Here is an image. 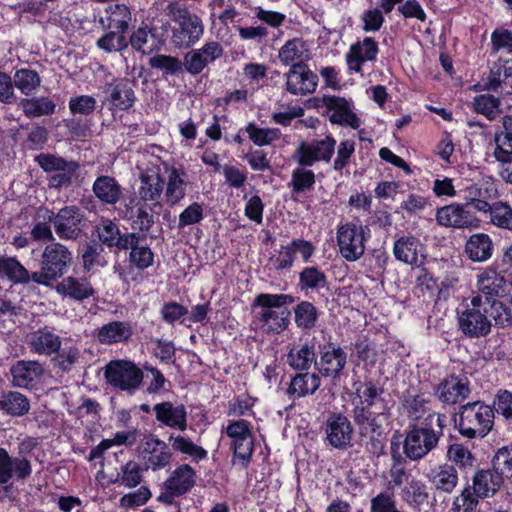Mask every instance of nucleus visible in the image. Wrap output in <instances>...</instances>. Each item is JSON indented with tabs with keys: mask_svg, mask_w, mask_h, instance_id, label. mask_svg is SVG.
Wrapping results in <instances>:
<instances>
[{
	"mask_svg": "<svg viewBox=\"0 0 512 512\" xmlns=\"http://www.w3.org/2000/svg\"><path fill=\"white\" fill-rule=\"evenodd\" d=\"M351 396V417L353 422H366L374 419L388 421L391 417V405L385 395L384 385L379 380L365 378L353 383Z\"/></svg>",
	"mask_w": 512,
	"mask_h": 512,
	"instance_id": "nucleus-1",
	"label": "nucleus"
},
{
	"mask_svg": "<svg viewBox=\"0 0 512 512\" xmlns=\"http://www.w3.org/2000/svg\"><path fill=\"white\" fill-rule=\"evenodd\" d=\"M495 413L491 405L477 400L458 407L453 414L454 427L467 439L484 438L494 425Z\"/></svg>",
	"mask_w": 512,
	"mask_h": 512,
	"instance_id": "nucleus-2",
	"label": "nucleus"
},
{
	"mask_svg": "<svg viewBox=\"0 0 512 512\" xmlns=\"http://www.w3.org/2000/svg\"><path fill=\"white\" fill-rule=\"evenodd\" d=\"M72 261V252L65 245L52 242L46 245L41 254L40 270L32 273L27 270L28 279L23 285L32 281L44 287H52L53 283L67 274Z\"/></svg>",
	"mask_w": 512,
	"mask_h": 512,
	"instance_id": "nucleus-3",
	"label": "nucleus"
},
{
	"mask_svg": "<svg viewBox=\"0 0 512 512\" xmlns=\"http://www.w3.org/2000/svg\"><path fill=\"white\" fill-rule=\"evenodd\" d=\"M34 162L46 173L47 186L51 190L61 192L80 182L81 165L74 159L40 153L34 157Z\"/></svg>",
	"mask_w": 512,
	"mask_h": 512,
	"instance_id": "nucleus-4",
	"label": "nucleus"
},
{
	"mask_svg": "<svg viewBox=\"0 0 512 512\" xmlns=\"http://www.w3.org/2000/svg\"><path fill=\"white\" fill-rule=\"evenodd\" d=\"M435 414H428L420 423H410L403 441V452L412 461L427 456L439 444L441 432L433 428Z\"/></svg>",
	"mask_w": 512,
	"mask_h": 512,
	"instance_id": "nucleus-5",
	"label": "nucleus"
},
{
	"mask_svg": "<svg viewBox=\"0 0 512 512\" xmlns=\"http://www.w3.org/2000/svg\"><path fill=\"white\" fill-rule=\"evenodd\" d=\"M370 238V229L356 218L337 226L336 240L340 255L348 262L359 260L365 252V243Z\"/></svg>",
	"mask_w": 512,
	"mask_h": 512,
	"instance_id": "nucleus-6",
	"label": "nucleus"
},
{
	"mask_svg": "<svg viewBox=\"0 0 512 512\" xmlns=\"http://www.w3.org/2000/svg\"><path fill=\"white\" fill-rule=\"evenodd\" d=\"M104 377L113 388L130 395L135 394L144 379L142 369L133 361L125 359L108 362L104 368Z\"/></svg>",
	"mask_w": 512,
	"mask_h": 512,
	"instance_id": "nucleus-7",
	"label": "nucleus"
},
{
	"mask_svg": "<svg viewBox=\"0 0 512 512\" xmlns=\"http://www.w3.org/2000/svg\"><path fill=\"white\" fill-rule=\"evenodd\" d=\"M252 307L260 308L255 312L252 323L267 335L280 334L290 323L291 312L289 309H280L275 305H270L263 294L255 297Z\"/></svg>",
	"mask_w": 512,
	"mask_h": 512,
	"instance_id": "nucleus-8",
	"label": "nucleus"
},
{
	"mask_svg": "<svg viewBox=\"0 0 512 512\" xmlns=\"http://www.w3.org/2000/svg\"><path fill=\"white\" fill-rule=\"evenodd\" d=\"M316 252L315 245L303 238H294L288 244L281 245L277 253L272 254L267 261L268 270L275 273L289 271L299 253L304 263H309Z\"/></svg>",
	"mask_w": 512,
	"mask_h": 512,
	"instance_id": "nucleus-9",
	"label": "nucleus"
},
{
	"mask_svg": "<svg viewBox=\"0 0 512 512\" xmlns=\"http://www.w3.org/2000/svg\"><path fill=\"white\" fill-rule=\"evenodd\" d=\"M476 286L483 293L485 301L497 300L509 295L512 288V276L492 262L477 274Z\"/></svg>",
	"mask_w": 512,
	"mask_h": 512,
	"instance_id": "nucleus-10",
	"label": "nucleus"
},
{
	"mask_svg": "<svg viewBox=\"0 0 512 512\" xmlns=\"http://www.w3.org/2000/svg\"><path fill=\"white\" fill-rule=\"evenodd\" d=\"M336 144L332 134L326 135L323 139L301 141L293 158L299 166L304 167H312L317 162L329 163L335 153Z\"/></svg>",
	"mask_w": 512,
	"mask_h": 512,
	"instance_id": "nucleus-11",
	"label": "nucleus"
},
{
	"mask_svg": "<svg viewBox=\"0 0 512 512\" xmlns=\"http://www.w3.org/2000/svg\"><path fill=\"white\" fill-rule=\"evenodd\" d=\"M384 419L354 422L358 429L360 444L370 458H380L387 454L389 431L383 426Z\"/></svg>",
	"mask_w": 512,
	"mask_h": 512,
	"instance_id": "nucleus-12",
	"label": "nucleus"
},
{
	"mask_svg": "<svg viewBox=\"0 0 512 512\" xmlns=\"http://www.w3.org/2000/svg\"><path fill=\"white\" fill-rule=\"evenodd\" d=\"M173 20L176 25L172 29L171 40L175 47L189 48L203 35L204 26L202 20L188 10H178Z\"/></svg>",
	"mask_w": 512,
	"mask_h": 512,
	"instance_id": "nucleus-13",
	"label": "nucleus"
},
{
	"mask_svg": "<svg viewBox=\"0 0 512 512\" xmlns=\"http://www.w3.org/2000/svg\"><path fill=\"white\" fill-rule=\"evenodd\" d=\"M49 221L53 223L57 236L63 240H77L86 226L84 213L75 205L65 206L56 214L52 212Z\"/></svg>",
	"mask_w": 512,
	"mask_h": 512,
	"instance_id": "nucleus-14",
	"label": "nucleus"
},
{
	"mask_svg": "<svg viewBox=\"0 0 512 512\" xmlns=\"http://www.w3.org/2000/svg\"><path fill=\"white\" fill-rule=\"evenodd\" d=\"M324 443L334 449L345 451L352 447L354 426L342 412L329 413L324 423Z\"/></svg>",
	"mask_w": 512,
	"mask_h": 512,
	"instance_id": "nucleus-15",
	"label": "nucleus"
},
{
	"mask_svg": "<svg viewBox=\"0 0 512 512\" xmlns=\"http://www.w3.org/2000/svg\"><path fill=\"white\" fill-rule=\"evenodd\" d=\"M137 450L144 460L146 470L159 471L170 466L172 462L173 455L169 445L152 433L144 435Z\"/></svg>",
	"mask_w": 512,
	"mask_h": 512,
	"instance_id": "nucleus-16",
	"label": "nucleus"
},
{
	"mask_svg": "<svg viewBox=\"0 0 512 512\" xmlns=\"http://www.w3.org/2000/svg\"><path fill=\"white\" fill-rule=\"evenodd\" d=\"M435 219L439 226L453 229H476L481 220L469 208L468 203H451L437 208Z\"/></svg>",
	"mask_w": 512,
	"mask_h": 512,
	"instance_id": "nucleus-17",
	"label": "nucleus"
},
{
	"mask_svg": "<svg viewBox=\"0 0 512 512\" xmlns=\"http://www.w3.org/2000/svg\"><path fill=\"white\" fill-rule=\"evenodd\" d=\"M94 233L98 238V242L103 244L110 250L127 251L136 240V232H122L119 224L112 219L101 217L99 222L94 226Z\"/></svg>",
	"mask_w": 512,
	"mask_h": 512,
	"instance_id": "nucleus-18",
	"label": "nucleus"
},
{
	"mask_svg": "<svg viewBox=\"0 0 512 512\" xmlns=\"http://www.w3.org/2000/svg\"><path fill=\"white\" fill-rule=\"evenodd\" d=\"M470 393V381L465 375H447L434 387V396L443 407L460 404Z\"/></svg>",
	"mask_w": 512,
	"mask_h": 512,
	"instance_id": "nucleus-19",
	"label": "nucleus"
},
{
	"mask_svg": "<svg viewBox=\"0 0 512 512\" xmlns=\"http://www.w3.org/2000/svg\"><path fill=\"white\" fill-rule=\"evenodd\" d=\"M318 352L320 359L316 361V366L319 373L332 379L340 378L347 365L346 351L330 337L326 343L318 345Z\"/></svg>",
	"mask_w": 512,
	"mask_h": 512,
	"instance_id": "nucleus-20",
	"label": "nucleus"
},
{
	"mask_svg": "<svg viewBox=\"0 0 512 512\" xmlns=\"http://www.w3.org/2000/svg\"><path fill=\"white\" fill-rule=\"evenodd\" d=\"M284 77L286 79V91L296 96H306L314 93L319 81L318 75L304 61L292 65L284 74Z\"/></svg>",
	"mask_w": 512,
	"mask_h": 512,
	"instance_id": "nucleus-21",
	"label": "nucleus"
},
{
	"mask_svg": "<svg viewBox=\"0 0 512 512\" xmlns=\"http://www.w3.org/2000/svg\"><path fill=\"white\" fill-rule=\"evenodd\" d=\"M322 104L327 109V116L332 124L359 129L361 119L353 111V101L340 96L324 95Z\"/></svg>",
	"mask_w": 512,
	"mask_h": 512,
	"instance_id": "nucleus-22",
	"label": "nucleus"
},
{
	"mask_svg": "<svg viewBox=\"0 0 512 512\" xmlns=\"http://www.w3.org/2000/svg\"><path fill=\"white\" fill-rule=\"evenodd\" d=\"M392 252L397 261L412 267L422 266L426 261V245L410 233L395 239Z\"/></svg>",
	"mask_w": 512,
	"mask_h": 512,
	"instance_id": "nucleus-23",
	"label": "nucleus"
},
{
	"mask_svg": "<svg viewBox=\"0 0 512 512\" xmlns=\"http://www.w3.org/2000/svg\"><path fill=\"white\" fill-rule=\"evenodd\" d=\"M157 206L161 207L160 202L149 204L131 196L124 203V218L131 221L134 229L147 233L155 223L153 209Z\"/></svg>",
	"mask_w": 512,
	"mask_h": 512,
	"instance_id": "nucleus-24",
	"label": "nucleus"
},
{
	"mask_svg": "<svg viewBox=\"0 0 512 512\" xmlns=\"http://www.w3.org/2000/svg\"><path fill=\"white\" fill-rule=\"evenodd\" d=\"M316 343L315 336L300 338L299 343L294 344L286 355L287 365L297 372L308 371L313 363L316 364Z\"/></svg>",
	"mask_w": 512,
	"mask_h": 512,
	"instance_id": "nucleus-25",
	"label": "nucleus"
},
{
	"mask_svg": "<svg viewBox=\"0 0 512 512\" xmlns=\"http://www.w3.org/2000/svg\"><path fill=\"white\" fill-rule=\"evenodd\" d=\"M152 411L159 427H169L180 432H184L188 427V413L183 404L175 405L170 401H163L156 403Z\"/></svg>",
	"mask_w": 512,
	"mask_h": 512,
	"instance_id": "nucleus-26",
	"label": "nucleus"
},
{
	"mask_svg": "<svg viewBox=\"0 0 512 512\" xmlns=\"http://www.w3.org/2000/svg\"><path fill=\"white\" fill-rule=\"evenodd\" d=\"M488 309L484 311L465 309L459 315L458 325L460 331L470 339L487 336L491 332L492 323L487 316Z\"/></svg>",
	"mask_w": 512,
	"mask_h": 512,
	"instance_id": "nucleus-27",
	"label": "nucleus"
},
{
	"mask_svg": "<svg viewBox=\"0 0 512 512\" xmlns=\"http://www.w3.org/2000/svg\"><path fill=\"white\" fill-rule=\"evenodd\" d=\"M379 46L372 37H365L363 40L351 44L345 55L349 71L361 73L365 62H373L377 59Z\"/></svg>",
	"mask_w": 512,
	"mask_h": 512,
	"instance_id": "nucleus-28",
	"label": "nucleus"
},
{
	"mask_svg": "<svg viewBox=\"0 0 512 512\" xmlns=\"http://www.w3.org/2000/svg\"><path fill=\"white\" fill-rule=\"evenodd\" d=\"M105 93L108 94L106 100L111 111H127L133 107L137 99L132 82L126 78L107 84Z\"/></svg>",
	"mask_w": 512,
	"mask_h": 512,
	"instance_id": "nucleus-29",
	"label": "nucleus"
},
{
	"mask_svg": "<svg viewBox=\"0 0 512 512\" xmlns=\"http://www.w3.org/2000/svg\"><path fill=\"white\" fill-rule=\"evenodd\" d=\"M55 290L63 298H68L79 303L84 302L85 300L94 296L96 292L91 284V281L85 276L63 277L62 280L55 286Z\"/></svg>",
	"mask_w": 512,
	"mask_h": 512,
	"instance_id": "nucleus-30",
	"label": "nucleus"
},
{
	"mask_svg": "<svg viewBox=\"0 0 512 512\" xmlns=\"http://www.w3.org/2000/svg\"><path fill=\"white\" fill-rule=\"evenodd\" d=\"M31 473L32 465L26 457H11L5 448H0V484L8 483L13 475L25 480Z\"/></svg>",
	"mask_w": 512,
	"mask_h": 512,
	"instance_id": "nucleus-31",
	"label": "nucleus"
},
{
	"mask_svg": "<svg viewBox=\"0 0 512 512\" xmlns=\"http://www.w3.org/2000/svg\"><path fill=\"white\" fill-rule=\"evenodd\" d=\"M140 185L134 196L145 202H159L165 181L159 169H146L139 175Z\"/></svg>",
	"mask_w": 512,
	"mask_h": 512,
	"instance_id": "nucleus-32",
	"label": "nucleus"
},
{
	"mask_svg": "<svg viewBox=\"0 0 512 512\" xmlns=\"http://www.w3.org/2000/svg\"><path fill=\"white\" fill-rule=\"evenodd\" d=\"M494 253V242L491 236L484 232L470 235L464 244V254L474 263H484L490 260Z\"/></svg>",
	"mask_w": 512,
	"mask_h": 512,
	"instance_id": "nucleus-33",
	"label": "nucleus"
},
{
	"mask_svg": "<svg viewBox=\"0 0 512 512\" xmlns=\"http://www.w3.org/2000/svg\"><path fill=\"white\" fill-rule=\"evenodd\" d=\"M321 385L320 377L315 373L308 371L298 372L291 376L285 395L288 399L295 401L297 399L314 394Z\"/></svg>",
	"mask_w": 512,
	"mask_h": 512,
	"instance_id": "nucleus-34",
	"label": "nucleus"
},
{
	"mask_svg": "<svg viewBox=\"0 0 512 512\" xmlns=\"http://www.w3.org/2000/svg\"><path fill=\"white\" fill-rule=\"evenodd\" d=\"M167 182L164 191L165 202L169 207H175L186 196L188 175L183 168L172 166L167 169Z\"/></svg>",
	"mask_w": 512,
	"mask_h": 512,
	"instance_id": "nucleus-35",
	"label": "nucleus"
},
{
	"mask_svg": "<svg viewBox=\"0 0 512 512\" xmlns=\"http://www.w3.org/2000/svg\"><path fill=\"white\" fill-rule=\"evenodd\" d=\"M488 88L503 96L512 95V60L499 59L488 75Z\"/></svg>",
	"mask_w": 512,
	"mask_h": 512,
	"instance_id": "nucleus-36",
	"label": "nucleus"
},
{
	"mask_svg": "<svg viewBox=\"0 0 512 512\" xmlns=\"http://www.w3.org/2000/svg\"><path fill=\"white\" fill-rule=\"evenodd\" d=\"M10 374L14 386L28 388L43 376L44 368L35 360H18L10 367Z\"/></svg>",
	"mask_w": 512,
	"mask_h": 512,
	"instance_id": "nucleus-37",
	"label": "nucleus"
},
{
	"mask_svg": "<svg viewBox=\"0 0 512 512\" xmlns=\"http://www.w3.org/2000/svg\"><path fill=\"white\" fill-rule=\"evenodd\" d=\"M402 499L414 511L428 512L425 507L434 505L435 498H430L427 485L421 480L412 479L402 489Z\"/></svg>",
	"mask_w": 512,
	"mask_h": 512,
	"instance_id": "nucleus-38",
	"label": "nucleus"
},
{
	"mask_svg": "<svg viewBox=\"0 0 512 512\" xmlns=\"http://www.w3.org/2000/svg\"><path fill=\"white\" fill-rule=\"evenodd\" d=\"M196 472L189 464H181L164 482L166 490L172 491L177 497L188 493L195 485Z\"/></svg>",
	"mask_w": 512,
	"mask_h": 512,
	"instance_id": "nucleus-39",
	"label": "nucleus"
},
{
	"mask_svg": "<svg viewBox=\"0 0 512 512\" xmlns=\"http://www.w3.org/2000/svg\"><path fill=\"white\" fill-rule=\"evenodd\" d=\"M106 18L100 17L99 24L102 28H108L126 33L132 20L130 8L123 3L109 5L105 9Z\"/></svg>",
	"mask_w": 512,
	"mask_h": 512,
	"instance_id": "nucleus-40",
	"label": "nucleus"
},
{
	"mask_svg": "<svg viewBox=\"0 0 512 512\" xmlns=\"http://www.w3.org/2000/svg\"><path fill=\"white\" fill-rule=\"evenodd\" d=\"M77 252L84 271L89 272L95 267L107 265L105 247L95 239L80 244Z\"/></svg>",
	"mask_w": 512,
	"mask_h": 512,
	"instance_id": "nucleus-41",
	"label": "nucleus"
},
{
	"mask_svg": "<svg viewBox=\"0 0 512 512\" xmlns=\"http://www.w3.org/2000/svg\"><path fill=\"white\" fill-rule=\"evenodd\" d=\"M92 191L95 197L104 204L115 205L122 198V187L112 176H98L93 185Z\"/></svg>",
	"mask_w": 512,
	"mask_h": 512,
	"instance_id": "nucleus-42",
	"label": "nucleus"
},
{
	"mask_svg": "<svg viewBox=\"0 0 512 512\" xmlns=\"http://www.w3.org/2000/svg\"><path fill=\"white\" fill-rule=\"evenodd\" d=\"M503 482L501 476L493 468L492 470H478L473 476L471 489L480 498H485L494 495Z\"/></svg>",
	"mask_w": 512,
	"mask_h": 512,
	"instance_id": "nucleus-43",
	"label": "nucleus"
},
{
	"mask_svg": "<svg viewBox=\"0 0 512 512\" xmlns=\"http://www.w3.org/2000/svg\"><path fill=\"white\" fill-rule=\"evenodd\" d=\"M377 351L375 344L368 336H359L353 343L351 358L356 366L363 365L364 368H372L377 363Z\"/></svg>",
	"mask_w": 512,
	"mask_h": 512,
	"instance_id": "nucleus-44",
	"label": "nucleus"
},
{
	"mask_svg": "<svg viewBox=\"0 0 512 512\" xmlns=\"http://www.w3.org/2000/svg\"><path fill=\"white\" fill-rule=\"evenodd\" d=\"M30 410V400L18 391L3 392L0 396V411L11 417H22Z\"/></svg>",
	"mask_w": 512,
	"mask_h": 512,
	"instance_id": "nucleus-45",
	"label": "nucleus"
},
{
	"mask_svg": "<svg viewBox=\"0 0 512 512\" xmlns=\"http://www.w3.org/2000/svg\"><path fill=\"white\" fill-rule=\"evenodd\" d=\"M132 326L125 321L109 322L98 330V340L104 344L124 342L132 336Z\"/></svg>",
	"mask_w": 512,
	"mask_h": 512,
	"instance_id": "nucleus-46",
	"label": "nucleus"
},
{
	"mask_svg": "<svg viewBox=\"0 0 512 512\" xmlns=\"http://www.w3.org/2000/svg\"><path fill=\"white\" fill-rule=\"evenodd\" d=\"M278 57L283 65L290 67L301 61L307 63L309 60L306 44L301 38H293L286 41V43L279 49Z\"/></svg>",
	"mask_w": 512,
	"mask_h": 512,
	"instance_id": "nucleus-47",
	"label": "nucleus"
},
{
	"mask_svg": "<svg viewBox=\"0 0 512 512\" xmlns=\"http://www.w3.org/2000/svg\"><path fill=\"white\" fill-rule=\"evenodd\" d=\"M501 123V129L494 134L493 155L495 158L506 159V157H512V115H505Z\"/></svg>",
	"mask_w": 512,
	"mask_h": 512,
	"instance_id": "nucleus-48",
	"label": "nucleus"
},
{
	"mask_svg": "<svg viewBox=\"0 0 512 512\" xmlns=\"http://www.w3.org/2000/svg\"><path fill=\"white\" fill-rule=\"evenodd\" d=\"M316 183L315 173L307 169V167L299 166L296 167L291 174V180L288 183V187L291 188L292 200L297 202L296 196L314 189Z\"/></svg>",
	"mask_w": 512,
	"mask_h": 512,
	"instance_id": "nucleus-49",
	"label": "nucleus"
},
{
	"mask_svg": "<svg viewBox=\"0 0 512 512\" xmlns=\"http://www.w3.org/2000/svg\"><path fill=\"white\" fill-rule=\"evenodd\" d=\"M61 343V338L57 334L47 328H41L35 332L30 346L33 352L50 356L59 350Z\"/></svg>",
	"mask_w": 512,
	"mask_h": 512,
	"instance_id": "nucleus-50",
	"label": "nucleus"
},
{
	"mask_svg": "<svg viewBox=\"0 0 512 512\" xmlns=\"http://www.w3.org/2000/svg\"><path fill=\"white\" fill-rule=\"evenodd\" d=\"M321 311L310 301L302 300L294 307V322L299 329L312 330L319 321Z\"/></svg>",
	"mask_w": 512,
	"mask_h": 512,
	"instance_id": "nucleus-51",
	"label": "nucleus"
},
{
	"mask_svg": "<svg viewBox=\"0 0 512 512\" xmlns=\"http://www.w3.org/2000/svg\"><path fill=\"white\" fill-rule=\"evenodd\" d=\"M327 286V275L318 266H306L299 272L298 287L301 291L317 292Z\"/></svg>",
	"mask_w": 512,
	"mask_h": 512,
	"instance_id": "nucleus-52",
	"label": "nucleus"
},
{
	"mask_svg": "<svg viewBox=\"0 0 512 512\" xmlns=\"http://www.w3.org/2000/svg\"><path fill=\"white\" fill-rule=\"evenodd\" d=\"M0 278L15 285L24 284L28 279L27 269L15 256L0 254Z\"/></svg>",
	"mask_w": 512,
	"mask_h": 512,
	"instance_id": "nucleus-53",
	"label": "nucleus"
},
{
	"mask_svg": "<svg viewBox=\"0 0 512 512\" xmlns=\"http://www.w3.org/2000/svg\"><path fill=\"white\" fill-rule=\"evenodd\" d=\"M144 237L136 233V240H133L129 247V263L138 270H145L154 264V253L148 245H140V241Z\"/></svg>",
	"mask_w": 512,
	"mask_h": 512,
	"instance_id": "nucleus-54",
	"label": "nucleus"
},
{
	"mask_svg": "<svg viewBox=\"0 0 512 512\" xmlns=\"http://www.w3.org/2000/svg\"><path fill=\"white\" fill-rule=\"evenodd\" d=\"M104 33L96 41V47L107 53H122L128 48V40L125 36L126 33L120 31L103 28Z\"/></svg>",
	"mask_w": 512,
	"mask_h": 512,
	"instance_id": "nucleus-55",
	"label": "nucleus"
},
{
	"mask_svg": "<svg viewBox=\"0 0 512 512\" xmlns=\"http://www.w3.org/2000/svg\"><path fill=\"white\" fill-rule=\"evenodd\" d=\"M143 469L135 461H128L123 464L120 468V472L117 473L115 478H111L109 483L124 486L126 488H135L141 482L143 478Z\"/></svg>",
	"mask_w": 512,
	"mask_h": 512,
	"instance_id": "nucleus-56",
	"label": "nucleus"
},
{
	"mask_svg": "<svg viewBox=\"0 0 512 512\" xmlns=\"http://www.w3.org/2000/svg\"><path fill=\"white\" fill-rule=\"evenodd\" d=\"M20 105L28 118L52 115L56 108L54 101L48 97L24 98Z\"/></svg>",
	"mask_w": 512,
	"mask_h": 512,
	"instance_id": "nucleus-57",
	"label": "nucleus"
},
{
	"mask_svg": "<svg viewBox=\"0 0 512 512\" xmlns=\"http://www.w3.org/2000/svg\"><path fill=\"white\" fill-rule=\"evenodd\" d=\"M168 442L175 452L188 455L197 462L207 458V451L186 436L171 434L168 438Z\"/></svg>",
	"mask_w": 512,
	"mask_h": 512,
	"instance_id": "nucleus-58",
	"label": "nucleus"
},
{
	"mask_svg": "<svg viewBox=\"0 0 512 512\" xmlns=\"http://www.w3.org/2000/svg\"><path fill=\"white\" fill-rule=\"evenodd\" d=\"M431 481L437 491L451 493L458 482L456 468L449 464L440 465L434 472Z\"/></svg>",
	"mask_w": 512,
	"mask_h": 512,
	"instance_id": "nucleus-59",
	"label": "nucleus"
},
{
	"mask_svg": "<svg viewBox=\"0 0 512 512\" xmlns=\"http://www.w3.org/2000/svg\"><path fill=\"white\" fill-rule=\"evenodd\" d=\"M446 459L461 470L473 468L476 461L472 452L461 443H452L447 447Z\"/></svg>",
	"mask_w": 512,
	"mask_h": 512,
	"instance_id": "nucleus-60",
	"label": "nucleus"
},
{
	"mask_svg": "<svg viewBox=\"0 0 512 512\" xmlns=\"http://www.w3.org/2000/svg\"><path fill=\"white\" fill-rule=\"evenodd\" d=\"M151 68L162 71L164 76H178L183 73L182 61L175 56L158 54L149 59Z\"/></svg>",
	"mask_w": 512,
	"mask_h": 512,
	"instance_id": "nucleus-61",
	"label": "nucleus"
},
{
	"mask_svg": "<svg viewBox=\"0 0 512 512\" xmlns=\"http://www.w3.org/2000/svg\"><path fill=\"white\" fill-rule=\"evenodd\" d=\"M492 468L502 480L512 479V444L498 448L492 458Z\"/></svg>",
	"mask_w": 512,
	"mask_h": 512,
	"instance_id": "nucleus-62",
	"label": "nucleus"
},
{
	"mask_svg": "<svg viewBox=\"0 0 512 512\" xmlns=\"http://www.w3.org/2000/svg\"><path fill=\"white\" fill-rule=\"evenodd\" d=\"M489 306V316L494 320V325L498 328L512 327V310L500 299L485 301Z\"/></svg>",
	"mask_w": 512,
	"mask_h": 512,
	"instance_id": "nucleus-63",
	"label": "nucleus"
},
{
	"mask_svg": "<svg viewBox=\"0 0 512 512\" xmlns=\"http://www.w3.org/2000/svg\"><path fill=\"white\" fill-rule=\"evenodd\" d=\"M490 223L497 228L512 232V207L508 202H493V211H491Z\"/></svg>",
	"mask_w": 512,
	"mask_h": 512,
	"instance_id": "nucleus-64",
	"label": "nucleus"
}]
</instances>
